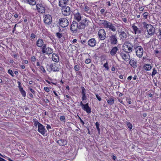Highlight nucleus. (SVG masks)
<instances>
[{"label":"nucleus","instance_id":"nucleus-24","mask_svg":"<svg viewBox=\"0 0 161 161\" xmlns=\"http://www.w3.org/2000/svg\"><path fill=\"white\" fill-rule=\"evenodd\" d=\"M52 59L54 62H58L59 61V56L58 54L53 53L52 55Z\"/></svg>","mask_w":161,"mask_h":161},{"label":"nucleus","instance_id":"nucleus-60","mask_svg":"<svg viewBox=\"0 0 161 161\" xmlns=\"http://www.w3.org/2000/svg\"><path fill=\"white\" fill-rule=\"evenodd\" d=\"M72 42L73 43H76L77 42V40L75 39H74L73 40Z\"/></svg>","mask_w":161,"mask_h":161},{"label":"nucleus","instance_id":"nucleus-63","mask_svg":"<svg viewBox=\"0 0 161 161\" xmlns=\"http://www.w3.org/2000/svg\"><path fill=\"white\" fill-rule=\"evenodd\" d=\"M123 21L124 22L126 23L127 22V20L126 18H124L123 19Z\"/></svg>","mask_w":161,"mask_h":161},{"label":"nucleus","instance_id":"nucleus-14","mask_svg":"<svg viewBox=\"0 0 161 161\" xmlns=\"http://www.w3.org/2000/svg\"><path fill=\"white\" fill-rule=\"evenodd\" d=\"M38 131L42 135L44 136L47 130L44 126L41 124L38 126Z\"/></svg>","mask_w":161,"mask_h":161},{"label":"nucleus","instance_id":"nucleus-20","mask_svg":"<svg viewBox=\"0 0 161 161\" xmlns=\"http://www.w3.org/2000/svg\"><path fill=\"white\" fill-rule=\"evenodd\" d=\"M36 45L37 47L41 48L45 44H44V42L42 39H39L36 42Z\"/></svg>","mask_w":161,"mask_h":161},{"label":"nucleus","instance_id":"nucleus-10","mask_svg":"<svg viewBox=\"0 0 161 161\" xmlns=\"http://www.w3.org/2000/svg\"><path fill=\"white\" fill-rule=\"evenodd\" d=\"M36 7L37 11L40 13H44L46 11L45 6L42 4H37L36 5Z\"/></svg>","mask_w":161,"mask_h":161},{"label":"nucleus","instance_id":"nucleus-56","mask_svg":"<svg viewBox=\"0 0 161 161\" xmlns=\"http://www.w3.org/2000/svg\"><path fill=\"white\" fill-rule=\"evenodd\" d=\"M80 122L83 125H84V122L80 118Z\"/></svg>","mask_w":161,"mask_h":161},{"label":"nucleus","instance_id":"nucleus-31","mask_svg":"<svg viewBox=\"0 0 161 161\" xmlns=\"http://www.w3.org/2000/svg\"><path fill=\"white\" fill-rule=\"evenodd\" d=\"M144 68L146 70L149 71L151 69L152 66L150 64H146L144 65Z\"/></svg>","mask_w":161,"mask_h":161},{"label":"nucleus","instance_id":"nucleus-3","mask_svg":"<svg viewBox=\"0 0 161 161\" xmlns=\"http://www.w3.org/2000/svg\"><path fill=\"white\" fill-rule=\"evenodd\" d=\"M108 41L112 45H116L118 43V38L116 34L109 32L108 34Z\"/></svg>","mask_w":161,"mask_h":161},{"label":"nucleus","instance_id":"nucleus-13","mask_svg":"<svg viewBox=\"0 0 161 161\" xmlns=\"http://www.w3.org/2000/svg\"><path fill=\"white\" fill-rule=\"evenodd\" d=\"M44 22L45 24L49 25L52 22V17L49 14L45 15L44 18Z\"/></svg>","mask_w":161,"mask_h":161},{"label":"nucleus","instance_id":"nucleus-4","mask_svg":"<svg viewBox=\"0 0 161 161\" xmlns=\"http://www.w3.org/2000/svg\"><path fill=\"white\" fill-rule=\"evenodd\" d=\"M133 45L130 42H128L124 44L123 47V50L127 53L131 52L132 51V47H134L135 45Z\"/></svg>","mask_w":161,"mask_h":161},{"label":"nucleus","instance_id":"nucleus-61","mask_svg":"<svg viewBox=\"0 0 161 161\" xmlns=\"http://www.w3.org/2000/svg\"><path fill=\"white\" fill-rule=\"evenodd\" d=\"M20 67L22 69H24L25 68V67L24 65H21Z\"/></svg>","mask_w":161,"mask_h":161},{"label":"nucleus","instance_id":"nucleus-9","mask_svg":"<svg viewBox=\"0 0 161 161\" xmlns=\"http://www.w3.org/2000/svg\"><path fill=\"white\" fill-rule=\"evenodd\" d=\"M62 11V14L64 16H67L69 15L71 13L70 8L67 6H63Z\"/></svg>","mask_w":161,"mask_h":161},{"label":"nucleus","instance_id":"nucleus-52","mask_svg":"<svg viewBox=\"0 0 161 161\" xmlns=\"http://www.w3.org/2000/svg\"><path fill=\"white\" fill-rule=\"evenodd\" d=\"M19 88L20 92L24 90L23 87L21 86H19Z\"/></svg>","mask_w":161,"mask_h":161},{"label":"nucleus","instance_id":"nucleus-17","mask_svg":"<svg viewBox=\"0 0 161 161\" xmlns=\"http://www.w3.org/2000/svg\"><path fill=\"white\" fill-rule=\"evenodd\" d=\"M87 43L90 46L94 47L96 46V42L94 38H91L88 41Z\"/></svg>","mask_w":161,"mask_h":161},{"label":"nucleus","instance_id":"nucleus-33","mask_svg":"<svg viewBox=\"0 0 161 161\" xmlns=\"http://www.w3.org/2000/svg\"><path fill=\"white\" fill-rule=\"evenodd\" d=\"M33 121L34 123V125L35 126H38L39 125L41 124L36 119H33Z\"/></svg>","mask_w":161,"mask_h":161},{"label":"nucleus","instance_id":"nucleus-62","mask_svg":"<svg viewBox=\"0 0 161 161\" xmlns=\"http://www.w3.org/2000/svg\"><path fill=\"white\" fill-rule=\"evenodd\" d=\"M119 78L120 79H122L123 77L122 75H120L119 76Z\"/></svg>","mask_w":161,"mask_h":161},{"label":"nucleus","instance_id":"nucleus-64","mask_svg":"<svg viewBox=\"0 0 161 161\" xmlns=\"http://www.w3.org/2000/svg\"><path fill=\"white\" fill-rule=\"evenodd\" d=\"M14 57L15 58H17V54H14Z\"/></svg>","mask_w":161,"mask_h":161},{"label":"nucleus","instance_id":"nucleus-37","mask_svg":"<svg viewBox=\"0 0 161 161\" xmlns=\"http://www.w3.org/2000/svg\"><path fill=\"white\" fill-rule=\"evenodd\" d=\"M127 126L130 129H131L132 127V125L130 123V122H127Z\"/></svg>","mask_w":161,"mask_h":161},{"label":"nucleus","instance_id":"nucleus-45","mask_svg":"<svg viewBox=\"0 0 161 161\" xmlns=\"http://www.w3.org/2000/svg\"><path fill=\"white\" fill-rule=\"evenodd\" d=\"M96 96L97 98L99 101H101V98L100 96H99L98 94H96Z\"/></svg>","mask_w":161,"mask_h":161},{"label":"nucleus","instance_id":"nucleus-42","mask_svg":"<svg viewBox=\"0 0 161 161\" xmlns=\"http://www.w3.org/2000/svg\"><path fill=\"white\" fill-rule=\"evenodd\" d=\"M39 68L41 71H42L43 73L46 72V70H45L44 67L42 66L39 67Z\"/></svg>","mask_w":161,"mask_h":161},{"label":"nucleus","instance_id":"nucleus-28","mask_svg":"<svg viewBox=\"0 0 161 161\" xmlns=\"http://www.w3.org/2000/svg\"><path fill=\"white\" fill-rule=\"evenodd\" d=\"M57 143L60 146H64L67 144V141L64 139H61L57 141Z\"/></svg>","mask_w":161,"mask_h":161},{"label":"nucleus","instance_id":"nucleus-54","mask_svg":"<svg viewBox=\"0 0 161 161\" xmlns=\"http://www.w3.org/2000/svg\"><path fill=\"white\" fill-rule=\"evenodd\" d=\"M132 78V76H130L127 78V79L129 80H130Z\"/></svg>","mask_w":161,"mask_h":161},{"label":"nucleus","instance_id":"nucleus-35","mask_svg":"<svg viewBox=\"0 0 161 161\" xmlns=\"http://www.w3.org/2000/svg\"><path fill=\"white\" fill-rule=\"evenodd\" d=\"M8 73L10 74L12 77H14V76L13 72L12 70L10 69H8Z\"/></svg>","mask_w":161,"mask_h":161},{"label":"nucleus","instance_id":"nucleus-50","mask_svg":"<svg viewBox=\"0 0 161 161\" xmlns=\"http://www.w3.org/2000/svg\"><path fill=\"white\" fill-rule=\"evenodd\" d=\"M47 126H46V128H47V129L49 130V129H51V126L50 125H49L47 124Z\"/></svg>","mask_w":161,"mask_h":161},{"label":"nucleus","instance_id":"nucleus-23","mask_svg":"<svg viewBox=\"0 0 161 161\" xmlns=\"http://www.w3.org/2000/svg\"><path fill=\"white\" fill-rule=\"evenodd\" d=\"M118 50V48L117 47H114L110 51V54L112 56L115 55L116 54Z\"/></svg>","mask_w":161,"mask_h":161},{"label":"nucleus","instance_id":"nucleus-19","mask_svg":"<svg viewBox=\"0 0 161 161\" xmlns=\"http://www.w3.org/2000/svg\"><path fill=\"white\" fill-rule=\"evenodd\" d=\"M84 10L85 12H86L88 14L90 15H93V12L91 9V8L88 7L87 5H86L85 6L84 8Z\"/></svg>","mask_w":161,"mask_h":161},{"label":"nucleus","instance_id":"nucleus-6","mask_svg":"<svg viewBox=\"0 0 161 161\" xmlns=\"http://www.w3.org/2000/svg\"><path fill=\"white\" fill-rule=\"evenodd\" d=\"M89 21L86 19H82L78 23L79 29H83L87 27L89 25Z\"/></svg>","mask_w":161,"mask_h":161},{"label":"nucleus","instance_id":"nucleus-38","mask_svg":"<svg viewBox=\"0 0 161 161\" xmlns=\"http://www.w3.org/2000/svg\"><path fill=\"white\" fill-rule=\"evenodd\" d=\"M103 66L107 70H108L109 69L108 64L107 62L105 64H104Z\"/></svg>","mask_w":161,"mask_h":161},{"label":"nucleus","instance_id":"nucleus-22","mask_svg":"<svg viewBox=\"0 0 161 161\" xmlns=\"http://www.w3.org/2000/svg\"><path fill=\"white\" fill-rule=\"evenodd\" d=\"M129 63L130 65L134 68H136L137 66V61L134 58L131 59Z\"/></svg>","mask_w":161,"mask_h":161},{"label":"nucleus","instance_id":"nucleus-26","mask_svg":"<svg viewBox=\"0 0 161 161\" xmlns=\"http://www.w3.org/2000/svg\"><path fill=\"white\" fill-rule=\"evenodd\" d=\"M82 109L86 111L88 113H90L91 112V108L88 106V103L85 104V106L82 107Z\"/></svg>","mask_w":161,"mask_h":161},{"label":"nucleus","instance_id":"nucleus-57","mask_svg":"<svg viewBox=\"0 0 161 161\" xmlns=\"http://www.w3.org/2000/svg\"><path fill=\"white\" fill-rule=\"evenodd\" d=\"M105 9H102L101 10H100V12L102 13H103L104 12H105Z\"/></svg>","mask_w":161,"mask_h":161},{"label":"nucleus","instance_id":"nucleus-30","mask_svg":"<svg viewBox=\"0 0 161 161\" xmlns=\"http://www.w3.org/2000/svg\"><path fill=\"white\" fill-rule=\"evenodd\" d=\"M107 102L109 105H111L114 103V97H111L109 98L108 100H107Z\"/></svg>","mask_w":161,"mask_h":161},{"label":"nucleus","instance_id":"nucleus-43","mask_svg":"<svg viewBox=\"0 0 161 161\" xmlns=\"http://www.w3.org/2000/svg\"><path fill=\"white\" fill-rule=\"evenodd\" d=\"M148 14V13L147 12H145L143 13V17H144L145 19H147Z\"/></svg>","mask_w":161,"mask_h":161},{"label":"nucleus","instance_id":"nucleus-44","mask_svg":"<svg viewBox=\"0 0 161 161\" xmlns=\"http://www.w3.org/2000/svg\"><path fill=\"white\" fill-rule=\"evenodd\" d=\"M91 60L90 58H88L86 59L85 61V63L86 64H89L91 63Z\"/></svg>","mask_w":161,"mask_h":161},{"label":"nucleus","instance_id":"nucleus-55","mask_svg":"<svg viewBox=\"0 0 161 161\" xmlns=\"http://www.w3.org/2000/svg\"><path fill=\"white\" fill-rule=\"evenodd\" d=\"M80 105L82 107H83L84 106H85V104H84L82 102H81L80 103Z\"/></svg>","mask_w":161,"mask_h":161},{"label":"nucleus","instance_id":"nucleus-2","mask_svg":"<svg viewBox=\"0 0 161 161\" xmlns=\"http://www.w3.org/2000/svg\"><path fill=\"white\" fill-rule=\"evenodd\" d=\"M143 27L146 28L148 32V35L146 37L147 38L150 37V36L154 35L155 32V29L150 24H147L145 22L143 23Z\"/></svg>","mask_w":161,"mask_h":161},{"label":"nucleus","instance_id":"nucleus-49","mask_svg":"<svg viewBox=\"0 0 161 161\" xmlns=\"http://www.w3.org/2000/svg\"><path fill=\"white\" fill-rule=\"evenodd\" d=\"M44 90L45 91L47 92H48L49 91V88L47 87H44Z\"/></svg>","mask_w":161,"mask_h":161},{"label":"nucleus","instance_id":"nucleus-59","mask_svg":"<svg viewBox=\"0 0 161 161\" xmlns=\"http://www.w3.org/2000/svg\"><path fill=\"white\" fill-rule=\"evenodd\" d=\"M86 42V40H84L83 41H81V43L82 44H84Z\"/></svg>","mask_w":161,"mask_h":161},{"label":"nucleus","instance_id":"nucleus-15","mask_svg":"<svg viewBox=\"0 0 161 161\" xmlns=\"http://www.w3.org/2000/svg\"><path fill=\"white\" fill-rule=\"evenodd\" d=\"M123 30V28H121V29L120 30V31L119 32V36L121 39L124 40L127 37V35L126 33L125 32V31Z\"/></svg>","mask_w":161,"mask_h":161},{"label":"nucleus","instance_id":"nucleus-32","mask_svg":"<svg viewBox=\"0 0 161 161\" xmlns=\"http://www.w3.org/2000/svg\"><path fill=\"white\" fill-rule=\"evenodd\" d=\"M27 2L29 4L32 5H35L36 4L35 0H27Z\"/></svg>","mask_w":161,"mask_h":161},{"label":"nucleus","instance_id":"nucleus-21","mask_svg":"<svg viewBox=\"0 0 161 161\" xmlns=\"http://www.w3.org/2000/svg\"><path fill=\"white\" fill-rule=\"evenodd\" d=\"M81 94L82 95V99L83 101L85 100L86 99V91L84 87L83 86L81 87Z\"/></svg>","mask_w":161,"mask_h":161},{"label":"nucleus","instance_id":"nucleus-12","mask_svg":"<svg viewBox=\"0 0 161 161\" xmlns=\"http://www.w3.org/2000/svg\"><path fill=\"white\" fill-rule=\"evenodd\" d=\"M98 36L101 40H104L106 38V33L104 29H101L98 32Z\"/></svg>","mask_w":161,"mask_h":161},{"label":"nucleus","instance_id":"nucleus-16","mask_svg":"<svg viewBox=\"0 0 161 161\" xmlns=\"http://www.w3.org/2000/svg\"><path fill=\"white\" fill-rule=\"evenodd\" d=\"M119 54L122 58V59L125 61H128L130 60V55L128 54L127 55L126 54L124 53L123 52H120Z\"/></svg>","mask_w":161,"mask_h":161},{"label":"nucleus","instance_id":"nucleus-41","mask_svg":"<svg viewBox=\"0 0 161 161\" xmlns=\"http://www.w3.org/2000/svg\"><path fill=\"white\" fill-rule=\"evenodd\" d=\"M20 92L22 96L23 97H25L26 96V92L24 90H23L22 91H21Z\"/></svg>","mask_w":161,"mask_h":161},{"label":"nucleus","instance_id":"nucleus-36","mask_svg":"<svg viewBox=\"0 0 161 161\" xmlns=\"http://www.w3.org/2000/svg\"><path fill=\"white\" fill-rule=\"evenodd\" d=\"M157 73V70L155 69V68H154L153 69V71L152 72V76L153 77Z\"/></svg>","mask_w":161,"mask_h":161},{"label":"nucleus","instance_id":"nucleus-25","mask_svg":"<svg viewBox=\"0 0 161 161\" xmlns=\"http://www.w3.org/2000/svg\"><path fill=\"white\" fill-rule=\"evenodd\" d=\"M51 69L53 71H58L59 68L57 67V65L55 64H51L50 66Z\"/></svg>","mask_w":161,"mask_h":161},{"label":"nucleus","instance_id":"nucleus-47","mask_svg":"<svg viewBox=\"0 0 161 161\" xmlns=\"http://www.w3.org/2000/svg\"><path fill=\"white\" fill-rule=\"evenodd\" d=\"M60 120L61 121H64L65 120V117L64 116H61L60 117Z\"/></svg>","mask_w":161,"mask_h":161},{"label":"nucleus","instance_id":"nucleus-29","mask_svg":"<svg viewBox=\"0 0 161 161\" xmlns=\"http://www.w3.org/2000/svg\"><path fill=\"white\" fill-rule=\"evenodd\" d=\"M69 0H59V5L61 7L64 6V5L66 4L68 2Z\"/></svg>","mask_w":161,"mask_h":161},{"label":"nucleus","instance_id":"nucleus-46","mask_svg":"<svg viewBox=\"0 0 161 161\" xmlns=\"http://www.w3.org/2000/svg\"><path fill=\"white\" fill-rule=\"evenodd\" d=\"M36 35L33 33H32L31 35V39H34L36 37Z\"/></svg>","mask_w":161,"mask_h":161},{"label":"nucleus","instance_id":"nucleus-40","mask_svg":"<svg viewBox=\"0 0 161 161\" xmlns=\"http://www.w3.org/2000/svg\"><path fill=\"white\" fill-rule=\"evenodd\" d=\"M56 36L58 38H61L62 37V35L60 33L58 32L56 33Z\"/></svg>","mask_w":161,"mask_h":161},{"label":"nucleus","instance_id":"nucleus-5","mask_svg":"<svg viewBox=\"0 0 161 161\" xmlns=\"http://www.w3.org/2000/svg\"><path fill=\"white\" fill-rule=\"evenodd\" d=\"M134 49H135L136 55L139 58H142V56L143 50L142 47L138 46L136 44L135 45Z\"/></svg>","mask_w":161,"mask_h":161},{"label":"nucleus","instance_id":"nucleus-1","mask_svg":"<svg viewBox=\"0 0 161 161\" xmlns=\"http://www.w3.org/2000/svg\"><path fill=\"white\" fill-rule=\"evenodd\" d=\"M99 23L100 24L103 25L104 28H108L113 32H115L116 30V28L114 25L108 21L100 20Z\"/></svg>","mask_w":161,"mask_h":161},{"label":"nucleus","instance_id":"nucleus-27","mask_svg":"<svg viewBox=\"0 0 161 161\" xmlns=\"http://www.w3.org/2000/svg\"><path fill=\"white\" fill-rule=\"evenodd\" d=\"M132 27L134 30L135 34H140L141 33V30H140L137 26L133 25L132 26Z\"/></svg>","mask_w":161,"mask_h":161},{"label":"nucleus","instance_id":"nucleus-11","mask_svg":"<svg viewBox=\"0 0 161 161\" xmlns=\"http://www.w3.org/2000/svg\"><path fill=\"white\" fill-rule=\"evenodd\" d=\"M79 29L78 23L75 21H73L71 25L70 30L73 33L76 32L77 31V29Z\"/></svg>","mask_w":161,"mask_h":161},{"label":"nucleus","instance_id":"nucleus-53","mask_svg":"<svg viewBox=\"0 0 161 161\" xmlns=\"http://www.w3.org/2000/svg\"><path fill=\"white\" fill-rule=\"evenodd\" d=\"M29 89L32 93H34L35 91H34L33 89L31 88H30Z\"/></svg>","mask_w":161,"mask_h":161},{"label":"nucleus","instance_id":"nucleus-7","mask_svg":"<svg viewBox=\"0 0 161 161\" xmlns=\"http://www.w3.org/2000/svg\"><path fill=\"white\" fill-rule=\"evenodd\" d=\"M42 53L46 54H51L53 53V50L49 47H47L46 45H44L43 47L41 48Z\"/></svg>","mask_w":161,"mask_h":161},{"label":"nucleus","instance_id":"nucleus-18","mask_svg":"<svg viewBox=\"0 0 161 161\" xmlns=\"http://www.w3.org/2000/svg\"><path fill=\"white\" fill-rule=\"evenodd\" d=\"M74 19L77 20L78 22H79L81 19V17L80 14L78 12L76 13L75 11L74 14Z\"/></svg>","mask_w":161,"mask_h":161},{"label":"nucleus","instance_id":"nucleus-8","mask_svg":"<svg viewBox=\"0 0 161 161\" xmlns=\"http://www.w3.org/2000/svg\"><path fill=\"white\" fill-rule=\"evenodd\" d=\"M58 23L62 27H65L69 25V22L66 18H60L59 19Z\"/></svg>","mask_w":161,"mask_h":161},{"label":"nucleus","instance_id":"nucleus-39","mask_svg":"<svg viewBox=\"0 0 161 161\" xmlns=\"http://www.w3.org/2000/svg\"><path fill=\"white\" fill-rule=\"evenodd\" d=\"M74 69L75 71H78L80 69V67L78 65H75V66Z\"/></svg>","mask_w":161,"mask_h":161},{"label":"nucleus","instance_id":"nucleus-48","mask_svg":"<svg viewBox=\"0 0 161 161\" xmlns=\"http://www.w3.org/2000/svg\"><path fill=\"white\" fill-rule=\"evenodd\" d=\"M36 58L35 56H33L31 58V60L32 61L34 62L36 61Z\"/></svg>","mask_w":161,"mask_h":161},{"label":"nucleus","instance_id":"nucleus-34","mask_svg":"<svg viewBox=\"0 0 161 161\" xmlns=\"http://www.w3.org/2000/svg\"><path fill=\"white\" fill-rule=\"evenodd\" d=\"M95 125H96V128H97V130L99 132V133L100 130V129L99 128V125H100L99 124L98 122H97L95 123Z\"/></svg>","mask_w":161,"mask_h":161},{"label":"nucleus","instance_id":"nucleus-51","mask_svg":"<svg viewBox=\"0 0 161 161\" xmlns=\"http://www.w3.org/2000/svg\"><path fill=\"white\" fill-rule=\"evenodd\" d=\"M130 99H126L127 102L128 103L130 104H131L132 102L131 101H130Z\"/></svg>","mask_w":161,"mask_h":161},{"label":"nucleus","instance_id":"nucleus-58","mask_svg":"<svg viewBox=\"0 0 161 161\" xmlns=\"http://www.w3.org/2000/svg\"><path fill=\"white\" fill-rule=\"evenodd\" d=\"M137 77V75H135L134 76V77H133V80H136V79Z\"/></svg>","mask_w":161,"mask_h":161}]
</instances>
